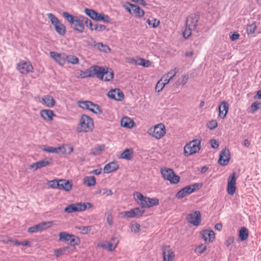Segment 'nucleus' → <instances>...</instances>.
<instances>
[{"label":"nucleus","instance_id":"680f3d73","mask_svg":"<svg viewBox=\"0 0 261 261\" xmlns=\"http://www.w3.org/2000/svg\"><path fill=\"white\" fill-rule=\"evenodd\" d=\"M234 240V239L233 236H229L227 238V239L225 241V244L227 246H229L233 243Z\"/></svg>","mask_w":261,"mask_h":261},{"label":"nucleus","instance_id":"052dcab7","mask_svg":"<svg viewBox=\"0 0 261 261\" xmlns=\"http://www.w3.org/2000/svg\"><path fill=\"white\" fill-rule=\"evenodd\" d=\"M206 249V247L205 245L201 244L197 246L195 249V251L199 253H203Z\"/></svg>","mask_w":261,"mask_h":261},{"label":"nucleus","instance_id":"a878e982","mask_svg":"<svg viewBox=\"0 0 261 261\" xmlns=\"http://www.w3.org/2000/svg\"><path fill=\"white\" fill-rule=\"evenodd\" d=\"M59 189L63 190L66 192L70 191L72 187V182L71 180H67L65 179L59 180Z\"/></svg>","mask_w":261,"mask_h":261},{"label":"nucleus","instance_id":"412c9836","mask_svg":"<svg viewBox=\"0 0 261 261\" xmlns=\"http://www.w3.org/2000/svg\"><path fill=\"white\" fill-rule=\"evenodd\" d=\"M198 21V17L196 15H191L189 16L186 21L187 27L192 28L193 31H196L197 29V23Z\"/></svg>","mask_w":261,"mask_h":261},{"label":"nucleus","instance_id":"6e6d98bb","mask_svg":"<svg viewBox=\"0 0 261 261\" xmlns=\"http://www.w3.org/2000/svg\"><path fill=\"white\" fill-rule=\"evenodd\" d=\"M189 76L188 75L185 74L181 76V80L180 82H177L176 85L177 86H179L180 84L182 85H185L188 81Z\"/></svg>","mask_w":261,"mask_h":261},{"label":"nucleus","instance_id":"20e7f679","mask_svg":"<svg viewBox=\"0 0 261 261\" xmlns=\"http://www.w3.org/2000/svg\"><path fill=\"white\" fill-rule=\"evenodd\" d=\"M161 173L165 180L169 181L171 184H177L180 180V177L176 175L174 171L170 168H161Z\"/></svg>","mask_w":261,"mask_h":261},{"label":"nucleus","instance_id":"dca6fc26","mask_svg":"<svg viewBox=\"0 0 261 261\" xmlns=\"http://www.w3.org/2000/svg\"><path fill=\"white\" fill-rule=\"evenodd\" d=\"M162 254L164 261H173L175 254L169 246H165L162 248Z\"/></svg>","mask_w":261,"mask_h":261},{"label":"nucleus","instance_id":"1a4fd4ad","mask_svg":"<svg viewBox=\"0 0 261 261\" xmlns=\"http://www.w3.org/2000/svg\"><path fill=\"white\" fill-rule=\"evenodd\" d=\"M124 7L129 13L135 15L136 17H142L145 14L144 11L141 9L139 6L130 3H125Z\"/></svg>","mask_w":261,"mask_h":261},{"label":"nucleus","instance_id":"79ce46f5","mask_svg":"<svg viewBox=\"0 0 261 261\" xmlns=\"http://www.w3.org/2000/svg\"><path fill=\"white\" fill-rule=\"evenodd\" d=\"M102 21L104 22L109 23L111 21V18L107 15L102 13H99L97 21Z\"/></svg>","mask_w":261,"mask_h":261},{"label":"nucleus","instance_id":"2f4dec72","mask_svg":"<svg viewBox=\"0 0 261 261\" xmlns=\"http://www.w3.org/2000/svg\"><path fill=\"white\" fill-rule=\"evenodd\" d=\"M133 150L132 149H126L120 154V158L130 160L133 157Z\"/></svg>","mask_w":261,"mask_h":261},{"label":"nucleus","instance_id":"0eeeda50","mask_svg":"<svg viewBox=\"0 0 261 261\" xmlns=\"http://www.w3.org/2000/svg\"><path fill=\"white\" fill-rule=\"evenodd\" d=\"M77 105L81 108L88 110L95 114H100L102 113L100 107L98 105L95 104L90 101H79L77 102Z\"/></svg>","mask_w":261,"mask_h":261},{"label":"nucleus","instance_id":"c85d7f7f","mask_svg":"<svg viewBox=\"0 0 261 261\" xmlns=\"http://www.w3.org/2000/svg\"><path fill=\"white\" fill-rule=\"evenodd\" d=\"M177 73V69L174 68L171 69L167 73L164 75L161 79V81H163L166 85L168 84L170 81L175 76Z\"/></svg>","mask_w":261,"mask_h":261},{"label":"nucleus","instance_id":"39448f33","mask_svg":"<svg viewBox=\"0 0 261 261\" xmlns=\"http://www.w3.org/2000/svg\"><path fill=\"white\" fill-rule=\"evenodd\" d=\"M47 16L53 25L56 32L61 36L66 33V29L64 24L52 13H48Z\"/></svg>","mask_w":261,"mask_h":261},{"label":"nucleus","instance_id":"e2e57ef3","mask_svg":"<svg viewBox=\"0 0 261 261\" xmlns=\"http://www.w3.org/2000/svg\"><path fill=\"white\" fill-rule=\"evenodd\" d=\"M107 221L109 225L111 226L113 224V216L111 213L107 214Z\"/></svg>","mask_w":261,"mask_h":261},{"label":"nucleus","instance_id":"bf43d9fd","mask_svg":"<svg viewBox=\"0 0 261 261\" xmlns=\"http://www.w3.org/2000/svg\"><path fill=\"white\" fill-rule=\"evenodd\" d=\"M260 104V102L255 101L251 105V109L252 113H254L259 108Z\"/></svg>","mask_w":261,"mask_h":261},{"label":"nucleus","instance_id":"72a5a7b5","mask_svg":"<svg viewBox=\"0 0 261 261\" xmlns=\"http://www.w3.org/2000/svg\"><path fill=\"white\" fill-rule=\"evenodd\" d=\"M84 12L86 14V15H87L91 18L97 21V19L99 14L98 13H97L93 9L88 8L85 9Z\"/></svg>","mask_w":261,"mask_h":261},{"label":"nucleus","instance_id":"f3484780","mask_svg":"<svg viewBox=\"0 0 261 261\" xmlns=\"http://www.w3.org/2000/svg\"><path fill=\"white\" fill-rule=\"evenodd\" d=\"M230 159V152L228 149L225 148L220 154L218 160L219 164L222 166L226 165Z\"/></svg>","mask_w":261,"mask_h":261},{"label":"nucleus","instance_id":"7ed1b4c3","mask_svg":"<svg viewBox=\"0 0 261 261\" xmlns=\"http://www.w3.org/2000/svg\"><path fill=\"white\" fill-rule=\"evenodd\" d=\"M94 127L93 119L86 115H82L81 116L79 124L77 127L79 133L89 132L92 131Z\"/></svg>","mask_w":261,"mask_h":261},{"label":"nucleus","instance_id":"cd10ccee","mask_svg":"<svg viewBox=\"0 0 261 261\" xmlns=\"http://www.w3.org/2000/svg\"><path fill=\"white\" fill-rule=\"evenodd\" d=\"M119 168V165L117 162H112L106 165L103 168V172L105 173H110L116 171Z\"/></svg>","mask_w":261,"mask_h":261},{"label":"nucleus","instance_id":"b1692460","mask_svg":"<svg viewBox=\"0 0 261 261\" xmlns=\"http://www.w3.org/2000/svg\"><path fill=\"white\" fill-rule=\"evenodd\" d=\"M49 54L51 57L59 64L63 65L65 63L66 55L64 54H59L55 51H50Z\"/></svg>","mask_w":261,"mask_h":261},{"label":"nucleus","instance_id":"423d86ee","mask_svg":"<svg viewBox=\"0 0 261 261\" xmlns=\"http://www.w3.org/2000/svg\"><path fill=\"white\" fill-rule=\"evenodd\" d=\"M148 133L156 139H160L166 133V128L163 123H159L148 129Z\"/></svg>","mask_w":261,"mask_h":261},{"label":"nucleus","instance_id":"de8ad7c7","mask_svg":"<svg viewBox=\"0 0 261 261\" xmlns=\"http://www.w3.org/2000/svg\"><path fill=\"white\" fill-rule=\"evenodd\" d=\"M121 216L123 218H135V216L133 214V211L131 209L129 211H123L121 212L120 213Z\"/></svg>","mask_w":261,"mask_h":261},{"label":"nucleus","instance_id":"69168bd1","mask_svg":"<svg viewBox=\"0 0 261 261\" xmlns=\"http://www.w3.org/2000/svg\"><path fill=\"white\" fill-rule=\"evenodd\" d=\"M94 29L95 31L101 32L104 31L106 29V26L103 24L96 23V25Z\"/></svg>","mask_w":261,"mask_h":261},{"label":"nucleus","instance_id":"0e129e2a","mask_svg":"<svg viewBox=\"0 0 261 261\" xmlns=\"http://www.w3.org/2000/svg\"><path fill=\"white\" fill-rule=\"evenodd\" d=\"M87 43L88 45L94 47H96V45H97V43H96L94 39L91 37L88 39Z\"/></svg>","mask_w":261,"mask_h":261},{"label":"nucleus","instance_id":"09e8293b","mask_svg":"<svg viewBox=\"0 0 261 261\" xmlns=\"http://www.w3.org/2000/svg\"><path fill=\"white\" fill-rule=\"evenodd\" d=\"M166 84L160 79L156 83L155 89L157 92H161Z\"/></svg>","mask_w":261,"mask_h":261},{"label":"nucleus","instance_id":"4468645a","mask_svg":"<svg viewBox=\"0 0 261 261\" xmlns=\"http://www.w3.org/2000/svg\"><path fill=\"white\" fill-rule=\"evenodd\" d=\"M236 189V174L233 173L228 177L227 191L229 195H233L235 193Z\"/></svg>","mask_w":261,"mask_h":261},{"label":"nucleus","instance_id":"49530a36","mask_svg":"<svg viewBox=\"0 0 261 261\" xmlns=\"http://www.w3.org/2000/svg\"><path fill=\"white\" fill-rule=\"evenodd\" d=\"M136 64L148 67L149 66L150 63L148 60L143 58H138L137 59Z\"/></svg>","mask_w":261,"mask_h":261},{"label":"nucleus","instance_id":"a18cd8bd","mask_svg":"<svg viewBox=\"0 0 261 261\" xmlns=\"http://www.w3.org/2000/svg\"><path fill=\"white\" fill-rule=\"evenodd\" d=\"M135 217H140L144 213L145 211L142 210V208L137 207L132 209Z\"/></svg>","mask_w":261,"mask_h":261},{"label":"nucleus","instance_id":"a211bd4d","mask_svg":"<svg viewBox=\"0 0 261 261\" xmlns=\"http://www.w3.org/2000/svg\"><path fill=\"white\" fill-rule=\"evenodd\" d=\"M33 67L30 62H21L18 65V70L22 74H27L32 72Z\"/></svg>","mask_w":261,"mask_h":261},{"label":"nucleus","instance_id":"a19ab883","mask_svg":"<svg viewBox=\"0 0 261 261\" xmlns=\"http://www.w3.org/2000/svg\"><path fill=\"white\" fill-rule=\"evenodd\" d=\"M98 50L105 53L110 52L111 49L107 45L103 44L101 42L97 43V45L96 47Z\"/></svg>","mask_w":261,"mask_h":261},{"label":"nucleus","instance_id":"58836bf2","mask_svg":"<svg viewBox=\"0 0 261 261\" xmlns=\"http://www.w3.org/2000/svg\"><path fill=\"white\" fill-rule=\"evenodd\" d=\"M118 243V240L116 238H113L111 239V242H108V250L109 251H113L116 247L117 244Z\"/></svg>","mask_w":261,"mask_h":261},{"label":"nucleus","instance_id":"6ab92c4d","mask_svg":"<svg viewBox=\"0 0 261 261\" xmlns=\"http://www.w3.org/2000/svg\"><path fill=\"white\" fill-rule=\"evenodd\" d=\"M108 96L116 100H121L124 98L123 92L119 89L110 90L108 93Z\"/></svg>","mask_w":261,"mask_h":261},{"label":"nucleus","instance_id":"8fccbe9b","mask_svg":"<svg viewBox=\"0 0 261 261\" xmlns=\"http://www.w3.org/2000/svg\"><path fill=\"white\" fill-rule=\"evenodd\" d=\"M146 22L153 28H157L160 24V21L156 19H153L152 20L148 19L146 20Z\"/></svg>","mask_w":261,"mask_h":261},{"label":"nucleus","instance_id":"e433bc0d","mask_svg":"<svg viewBox=\"0 0 261 261\" xmlns=\"http://www.w3.org/2000/svg\"><path fill=\"white\" fill-rule=\"evenodd\" d=\"M70 247H65L61 248H59L57 250H55L54 251V254L57 257H58L62 255V254H64L66 252H67L68 253H70Z\"/></svg>","mask_w":261,"mask_h":261},{"label":"nucleus","instance_id":"aec40b11","mask_svg":"<svg viewBox=\"0 0 261 261\" xmlns=\"http://www.w3.org/2000/svg\"><path fill=\"white\" fill-rule=\"evenodd\" d=\"M229 110V105L226 101H223L221 102L218 107L219 116L221 119H224Z\"/></svg>","mask_w":261,"mask_h":261},{"label":"nucleus","instance_id":"c756f323","mask_svg":"<svg viewBox=\"0 0 261 261\" xmlns=\"http://www.w3.org/2000/svg\"><path fill=\"white\" fill-rule=\"evenodd\" d=\"M41 117L46 121H51L53 117L55 116L54 112L51 110H42L40 112Z\"/></svg>","mask_w":261,"mask_h":261},{"label":"nucleus","instance_id":"ddd939ff","mask_svg":"<svg viewBox=\"0 0 261 261\" xmlns=\"http://www.w3.org/2000/svg\"><path fill=\"white\" fill-rule=\"evenodd\" d=\"M100 71L98 79L102 81H110L114 77V73L111 69L106 67H100Z\"/></svg>","mask_w":261,"mask_h":261},{"label":"nucleus","instance_id":"393cba45","mask_svg":"<svg viewBox=\"0 0 261 261\" xmlns=\"http://www.w3.org/2000/svg\"><path fill=\"white\" fill-rule=\"evenodd\" d=\"M40 102L48 108H53L55 105V100L51 96L49 95L43 96Z\"/></svg>","mask_w":261,"mask_h":261},{"label":"nucleus","instance_id":"13d9d810","mask_svg":"<svg viewBox=\"0 0 261 261\" xmlns=\"http://www.w3.org/2000/svg\"><path fill=\"white\" fill-rule=\"evenodd\" d=\"M207 126L210 129H213L217 127L218 123L216 120H212L208 122Z\"/></svg>","mask_w":261,"mask_h":261},{"label":"nucleus","instance_id":"864d4df0","mask_svg":"<svg viewBox=\"0 0 261 261\" xmlns=\"http://www.w3.org/2000/svg\"><path fill=\"white\" fill-rule=\"evenodd\" d=\"M193 29L187 27L185 30L183 32V36L185 39L188 38L192 34Z\"/></svg>","mask_w":261,"mask_h":261},{"label":"nucleus","instance_id":"4d7b16f0","mask_svg":"<svg viewBox=\"0 0 261 261\" xmlns=\"http://www.w3.org/2000/svg\"><path fill=\"white\" fill-rule=\"evenodd\" d=\"M84 20H86V23L87 27L89 28L91 31L94 30V28L96 25V23L93 24L90 20L88 18H84Z\"/></svg>","mask_w":261,"mask_h":261},{"label":"nucleus","instance_id":"ea45409f","mask_svg":"<svg viewBox=\"0 0 261 261\" xmlns=\"http://www.w3.org/2000/svg\"><path fill=\"white\" fill-rule=\"evenodd\" d=\"M76 228L79 230L81 233L86 234L88 233L92 229L91 226H76Z\"/></svg>","mask_w":261,"mask_h":261},{"label":"nucleus","instance_id":"5fc2aeb1","mask_svg":"<svg viewBox=\"0 0 261 261\" xmlns=\"http://www.w3.org/2000/svg\"><path fill=\"white\" fill-rule=\"evenodd\" d=\"M53 153L65 154L66 153V149L64 146H60L59 147H54Z\"/></svg>","mask_w":261,"mask_h":261},{"label":"nucleus","instance_id":"774afa93","mask_svg":"<svg viewBox=\"0 0 261 261\" xmlns=\"http://www.w3.org/2000/svg\"><path fill=\"white\" fill-rule=\"evenodd\" d=\"M240 35L237 33H234L230 36V38L231 41H236L239 39Z\"/></svg>","mask_w":261,"mask_h":261},{"label":"nucleus","instance_id":"f704fd0d","mask_svg":"<svg viewBox=\"0 0 261 261\" xmlns=\"http://www.w3.org/2000/svg\"><path fill=\"white\" fill-rule=\"evenodd\" d=\"M105 148V146L103 144L96 146L91 150L90 153L94 155H99L104 150Z\"/></svg>","mask_w":261,"mask_h":261},{"label":"nucleus","instance_id":"9d476101","mask_svg":"<svg viewBox=\"0 0 261 261\" xmlns=\"http://www.w3.org/2000/svg\"><path fill=\"white\" fill-rule=\"evenodd\" d=\"M201 187V185H200L199 184H195L194 185L186 186L176 193V197L178 199L182 198L187 195L192 193L197 189H198Z\"/></svg>","mask_w":261,"mask_h":261},{"label":"nucleus","instance_id":"603ef678","mask_svg":"<svg viewBox=\"0 0 261 261\" xmlns=\"http://www.w3.org/2000/svg\"><path fill=\"white\" fill-rule=\"evenodd\" d=\"M69 241L71 245L72 246L78 245L80 242L79 239L74 235H73V237L70 238Z\"/></svg>","mask_w":261,"mask_h":261},{"label":"nucleus","instance_id":"4be33fe9","mask_svg":"<svg viewBox=\"0 0 261 261\" xmlns=\"http://www.w3.org/2000/svg\"><path fill=\"white\" fill-rule=\"evenodd\" d=\"M51 159H44L33 163L30 166V168L36 170L38 169L50 165L51 163Z\"/></svg>","mask_w":261,"mask_h":261},{"label":"nucleus","instance_id":"6e6552de","mask_svg":"<svg viewBox=\"0 0 261 261\" xmlns=\"http://www.w3.org/2000/svg\"><path fill=\"white\" fill-rule=\"evenodd\" d=\"M200 141L194 140L187 143L184 147V154L189 156L196 153L200 150Z\"/></svg>","mask_w":261,"mask_h":261},{"label":"nucleus","instance_id":"3c124183","mask_svg":"<svg viewBox=\"0 0 261 261\" xmlns=\"http://www.w3.org/2000/svg\"><path fill=\"white\" fill-rule=\"evenodd\" d=\"M130 228L132 231L135 233H138L140 231V225L137 223H132Z\"/></svg>","mask_w":261,"mask_h":261},{"label":"nucleus","instance_id":"9b49d317","mask_svg":"<svg viewBox=\"0 0 261 261\" xmlns=\"http://www.w3.org/2000/svg\"><path fill=\"white\" fill-rule=\"evenodd\" d=\"M53 224V221L42 222L38 224L33 225L28 228V231L29 233H36L41 232L50 228Z\"/></svg>","mask_w":261,"mask_h":261},{"label":"nucleus","instance_id":"4c0bfd02","mask_svg":"<svg viewBox=\"0 0 261 261\" xmlns=\"http://www.w3.org/2000/svg\"><path fill=\"white\" fill-rule=\"evenodd\" d=\"M257 26L255 22L247 25L246 31L248 35L254 34L256 30Z\"/></svg>","mask_w":261,"mask_h":261},{"label":"nucleus","instance_id":"5701e85b","mask_svg":"<svg viewBox=\"0 0 261 261\" xmlns=\"http://www.w3.org/2000/svg\"><path fill=\"white\" fill-rule=\"evenodd\" d=\"M200 234L202 238L205 241L209 243L212 242L215 239V233L212 230H203Z\"/></svg>","mask_w":261,"mask_h":261},{"label":"nucleus","instance_id":"bb28decb","mask_svg":"<svg viewBox=\"0 0 261 261\" xmlns=\"http://www.w3.org/2000/svg\"><path fill=\"white\" fill-rule=\"evenodd\" d=\"M100 66L94 65L86 69L87 74L89 77L96 76L98 78V75L100 73Z\"/></svg>","mask_w":261,"mask_h":261},{"label":"nucleus","instance_id":"c9c22d12","mask_svg":"<svg viewBox=\"0 0 261 261\" xmlns=\"http://www.w3.org/2000/svg\"><path fill=\"white\" fill-rule=\"evenodd\" d=\"M248 237V229L245 227H243L240 229L239 231V239L241 241H245L247 239Z\"/></svg>","mask_w":261,"mask_h":261},{"label":"nucleus","instance_id":"473e14b6","mask_svg":"<svg viewBox=\"0 0 261 261\" xmlns=\"http://www.w3.org/2000/svg\"><path fill=\"white\" fill-rule=\"evenodd\" d=\"M83 183L88 187L93 186L96 184L95 178L94 176H86L83 179Z\"/></svg>","mask_w":261,"mask_h":261},{"label":"nucleus","instance_id":"c03bdc74","mask_svg":"<svg viewBox=\"0 0 261 261\" xmlns=\"http://www.w3.org/2000/svg\"><path fill=\"white\" fill-rule=\"evenodd\" d=\"M59 236L60 240L65 241H69L70 238L73 237V234H68L65 232H61Z\"/></svg>","mask_w":261,"mask_h":261},{"label":"nucleus","instance_id":"f03ea898","mask_svg":"<svg viewBox=\"0 0 261 261\" xmlns=\"http://www.w3.org/2000/svg\"><path fill=\"white\" fill-rule=\"evenodd\" d=\"M63 16L71 25V27L79 33H82L84 31V22L86 23V20H84V16H73L68 12H64L62 14Z\"/></svg>","mask_w":261,"mask_h":261},{"label":"nucleus","instance_id":"f8f14e48","mask_svg":"<svg viewBox=\"0 0 261 261\" xmlns=\"http://www.w3.org/2000/svg\"><path fill=\"white\" fill-rule=\"evenodd\" d=\"M188 222L194 226H198L201 221V216L199 211H196L189 213L186 217Z\"/></svg>","mask_w":261,"mask_h":261},{"label":"nucleus","instance_id":"f257e3e1","mask_svg":"<svg viewBox=\"0 0 261 261\" xmlns=\"http://www.w3.org/2000/svg\"><path fill=\"white\" fill-rule=\"evenodd\" d=\"M133 196L135 201L141 206L142 208H150L159 204V200L158 198H150L144 196L139 192H135Z\"/></svg>","mask_w":261,"mask_h":261},{"label":"nucleus","instance_id":"7c9ffc66","mask_svg":"<svg viewBox=\"0 0 261 261\" xmlns=\"http://www.w3.org/2000/svg\"><path fill=\"white\" fill-rule=\"evenodd\" d=\"M121 125L123 127L130 128L134 126V122L130 118L124 117L121 120Z\"/></svg>","mask_w":261,"mask_h":261},{"label":"nucleus","instance_id":"37998d69","mask_svg":"<svg viewBox=\"0 0 261 261\" xmlns=\"http://www.w3.org/2000/svg\"><path fill=\"white\" fill-rule=\"evenodd\" d=\"M65 60H66L69 63L72 64H76L79 63V59L73 55L66 56Z\"/></svg>","mask_w":261,"mask_h":261},{"label":"nucleus","instance_id":"338daca9","mask_svg":"<svg viewBox=\"0 0 261 261\" xmlns=\"http://www.w3.org/2000/svg\"><path fill=\"white\" fill-rule=\"evenodd\" d=\"M59 180H53L50 181V187L53 188H58L59 189V186L57 185H59Z\"/></svg>","mask_w":261,"mask_h":261},{"label":"nucleus","instance_id":"2eb2a0df","mask_svg":"<svg viewBox=\"0 0 261 261\" xmlns=\"http://www.w3.org/2000/svg\"><path fill=\"white\" fill-rule=\"evenodd\" d=\"M85 210V207L81 202L69 204L64 208L65 213L70 214L74 212H82Z\"/></svg>","mask_w":261,"mask_h":261}]
</instances>
